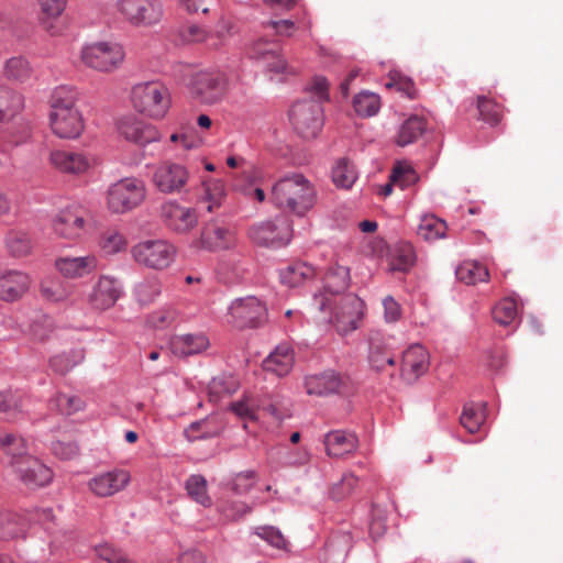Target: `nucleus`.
Listing matches in <instances>:
<instances>
[{
  "mask_svg": "<svg viewBox=\"0 0 563 563\" xmlns=\"http://www.w3.org/2000/svg\"><path fill=\"white\" fill-rule=\"evenodd\" d=\"M133 292L140 305H150L161 295L162 283L155 276L144 278L135 285Z\"/></svg>",
  "mask_w": 563,
  "mask_h": 563,
  "instance_id": "58836bf2",
  "label": "nucleus"
},
{
  "mask_svg": "<svg viewBox=\"0 0 563 563\" xmlns=\"http://www.w3.org/2000/svg\"><path fill=\"white\" fill-rule=\"evenodd\" d=\"M29 274L16 269H5L0 273V299L13 302L22 298L31 286Z\"/></svg>",
  "mask_w": 563,
  "mask_h": 563,
  "instance_id": "412c9836",
  "label": "nucleus"
},
{
  "mask_svg": "<svg viewBox=\"0 0 563 563\" xmlns=\"http://www.w3.org/2000/svg\"><path fill=\"white\" fill-rule=\"evenodd\" d=\"M143 180L126 177L118 180L108 189L107 205L113 213H124L137 207L145 198Z\"/></svg>",
  "mask_w": 563,
  "mask_h": 563,
  "instance_id": "20e7f679",
  "label": "nucleus"
},
{
  "mask_svg": "<svg viewBox=\"0 0 563 563\" xmlns=\"http://www.w3.org/2000/svg\"><path fill=\"white\" fill-rule=\"evenodd\" d=\"M249 55L269 73L280 74L287 68L286 59L282 55L280 46L276 41H267L264 37L257 38L251 44Z\"/></svg>",
  "mask_w": 563,
  "mask_h": 563,
  "instance_id": "ddd939ff",
  "label": "nucleus"
},
{
  "mask_svg": "<svg viewBox=\"0 0 563 563\" xmlns=\"http://www.w3.org/2000/svg\"><path fill=\"white\" fill-rule=\"evenodd\" d=\"M264 26L273 30L279 36H291L296 29L295 22L288 19L277 21L269 20Z\"/></svg>",
  "mask_w": 563,
  "mask_h": 563,
  "instance_id": "338daca9",
  "label": "nucleus"
},
{
  "mask_svg": "<svg viewBox=\"0 0 563 563\" xmlns=\"http://www.w3.org/2000/svg\"><path fill=\"white\" fill-rule=\"evenodd\" d=\"M85 212L77 207L62 209L52 220L54 233L64 239L75 240L85 232Z\"/></svg>",
  "mask_w": 563,
  "mask_h": 563,
  "instance_id": "2eb2a0df",
  "label": "nucleus"
},
{
  "mask_svg": "<svg viewBox=\"0 0 563 563\" xmlns=\"http://www.w3.org/2000/svg\"><path fill=\"white\" fill-rule=\"evenodd\" d=\"M117 9L133 25L155 24L163 14L161 0H118Z\"/></svg>",
  "mask_w": 563,
  "mask_h": 563,
  "instance_id": "9d476101",
  "label": "nucleus"
},
{
  "mask_svg": "<svg viewBox=\"0 0 563 563\" xmlns=\"http://www.w3.org/2000/svg\"><path fill=\"white\" fill-rule=\"evenodd\" d=\"M84 360L85 351L82 349H73L53 356L49 360V366L55 373L65 375Z\"/></svg>",
  "mask_w": 563,
  "mask_h": 563,
  "instance_id": "e433bc0d",
  "label": "nucleus"
},
{
  "mask_svg": "<svg viewBox=\"0 0 563 563\" xmlns=\"http://www.w3.org/2000/svg\"><path fill=\"white\" fill-rule=\"evenodd\" d=\"M123 287L119 279L111 276H100L92 287L88 300L92 308L98 310H107L115 305L121 295Z\"/></svg>",
  "mask_w": 563,
  "mask_h": 563,
  "instance_id": "6ab92c4d",
  "label": "nucleus"
},
{
  "mask_svg": "<svg viewBox=\"0 0 563 563\" xmlns=\"http://www.w3.org/2000/svg\"><path fill=\"white\" fill-rule=\"evenodd\" d=\"M24 107L23 97L9 87L0 86V122L15 117Z\"/></svg>",
  "mask_w": 563,
  "mask_h": 563,
  "instance_id": "2f4dec72",
  "label": "nucleus"
},
{
  "mask_svg": "<svg viewBox=\"0 0 563 563\" xmlns=\"http://www.w3.org/2000/svg\"><path fill=\"white\" fill-rule=\"evenodd\" d=\"M486 404H466L461 415L462 426L470 432L475 433L485 421Z\"/></svg>",
  "mask_w": 563,
  "mask_h": 563,
  "instance_id": "37998d69",
  "label": "nucleus"
},
{
  "mask_svg": "<svg viewBox=\"0 0 563 563\" xmlns=\"http://www.w3.org/2000/svg\"><path fill=\"white\" fill-rule=\"evenodd\" d=\"M494 320L501 325H510L518 316L517 303L511 298H504L493 308Z\"/></svg>",
  "mask_w": 563,
  "mask_h": 563,
  "instance_id": "49530a36",
  "label": "nucleus"
},
{
  "mask_svg": "<svg viewBox=\"0 0 563 563\" xmlns=\"http://www.w3.org/2000/svg\"><path fill=\"white\" fill-rule=\"evenodd\" d=\"M239 388V382L234 376H218L214 377L210 384V393L217 397H221L222 395H232Z\"/></svg>",
  "mask_w": 563,
  "mask_h": 563,
  "instance_id": "4d7b16f0",
  "label": "nucleus"
},
{
  "mask_svg": "<svg viewBox=\"0 0 563 563\" xmlns=\"http://www.w3.org/2000/svg\"><path fill=\"white\" fill-rule=\"evenodd\" d=\"M170 345L174 354L180 357H187L205 351L209 346V340L201 333H188L175 336Z\"/></svg>",
  "mask_w": 563,
  "mask_h": 563,
  "instance_id": "c85d7f7f",
  "label": "nucleus"
},
{
  "mask_svg": "<svg viewBox=\"0 0 563 563\" xmlns=\"http://www.w3.org/2000/svg\"><path fill=\"white\" fill-rule=\"evenodd\" d=\"M389 179L396 186L406 189L417 181L418 175L412 167L398 164L393 168Z\"/></svg>",
  "mask_w": 563,
  "mask_h": 563,
  "instance_id": "6e6d98bb",
  "label": "nucleus"
},
{
  "mask_svg": "<svg viewBox=\"0 0 563 563\" xmlns=\"http://www.w3.org/2000/svg\"><path fill=\"white\" fill-rule=\"evenodd\" d=\"M254 533L276 549H287V540L283 536L282 531L274 526L257 527L255 528Z\"/></svg>",
  "mask_w": 563,
  "mask_h": 563,
  "instance_id": "603ef678",
  "label": "nucleus"
},
{
  "mask_svg": "<svg viewBox=\"0 0 563 563\" xmlns=\"http://www.w3.org/2000/svg\"><path fill=\"white\" fill-rule=\"evenodd\" d=\"M37 2L46 18L56 19L65 11L68 0H37Z\"/></svg>",
  "mask_w": 563,
  "mask_h": 563,
  "instance_id": "e2e57ef3",
  "label": "nucleus"
},
{
  "mask_svg": "<svg viewBox=\"0 0 563 563\" xmlns=\"http://www.w3.org/2000/svg\"><path fill=\"white\" fill-rule=\"evenodd\" d=\"M0 446L12 455L13 461L27 455L24 439L12 433H0Z\"/></svg>",
  "mask_w": 563,
  "mask_h": 563,
  "instance_id": "3c124183",
  "label": "nucleus"
},
{
  "mask_svg": "<svg viewBox=\"0 0 563 563\" xmlns=\"http://www.w3.org/2000/svg\"><path fill=\"white\" fill-rule=\"evenodd\" d=\"M255 485V472L244 471L234 475L231 484L232 490L238 495L249 493Z\"/></svg>",
  "mask_w": 563,
  "mask_h": 563,
  "instance_id": "052dcab7",
  "label": "nucleus"
},
{
  "mask_svg": "<svg viewBox=\"0 0 563 563\" xmlns=\"http://www.w3.org/2000/svg\"><path fill=\"white\" fill-rule=\"evenodd\" d=\"M295 363L294 349L288 343H282L263 361V368L276 376L283 377L290 373Z\"/></svg>",
  "mask_w": 563,
  "mask_h": 563,
  "instance_id": "a878e982",
  "label": "nucleus"
},
{
  "mask_svg": "<svg viewBox=\"0 0 563 563\" xmlns=\"http://www.w3.org/2000/svg\"><path fill=\"white\" fill-rule=\"evenodd\" d=\"M118 129L125 140L135 143L140 147H145L161 141V133L154 125L134 117H126L120 120Z\"/></svg>",
  "mask_w": 563,
  "mask_h": 563,
  "instance_id": "f3484780",
  "label": "nucleus"
},
{
  "mask_svg": "<svg viewBox=\"0 0 563 563\" xmlns=\"http://www.w3.org/2000/svg\"><path fill=\"white\" fill-rule=\"evenodd\" d=\"M199 242L203 250L224 251L235 246L236 236L234 230L223 219L216 218L202 227Z\"/></svg>",
  "mask_w": 563,
  "mask_h": 563,
  "instance_id": "9b49d317",
  "label": "nucleus"
},
{
  "mask_svg": "<svg viewBox=\"0 0 563 563\" xmlns=\"http://www.w3.org/2000/svg\"><path fill=\"white\" fill-rule=\"evenodd\" d=\"M124 56L123 47L118 43L98 42L86 45L81 49V59L85 65L104 73L119 68Z\"/></svg>",
  "mask_w": 563,
  "mask_h": 563,
  "instance_id": "6e6552de",
  "label": "nucleus"
},
{
  "mask_svg": "<svg viewBox=\"0 0 563 563\" xmlns=\"http://www.w3.org/2000/svg\"><path fill=\"white\" fill-rule=\"evenodd\" d=\"M228 78L220 70H201L191 76L189 89L200 102L213 104L219 101L227 89Z\"/></svg>",
  "mask_w": 563,
  "mask_h": 563,
  "instance_id": "1a4fd4ad",
  "label": "nucleus"
},
{
  "mask_svg": "<svg viewBox=\"0 0 563 563\" xmlns=\"http://www.w3.org/2000/svg\"><path fill=\"white\" fill-rule=\"evenodd\" d=\"M21 482L29 488L34 489L48 485L53 479L52 470L32 455H25L12 461Z\"/></svg>",
  "mask_w": 563,
  "mask_h": 563,
  "instance_id": "f8f14e48",
  "label": "nucleus"
},
{
  "mask_svg": "<svg viewBox=\"0 0 563 563\" xmlns=\"http://www.w3.org/2000/svg\"><path fill=\"white\" fill-rule=\"evenodd\" d=\"M479 118L489 125H496L503 114L501 106L484 96L477 97Z\"/></svg>",
  "mask_w": 563,
  "mask_h": 563,
  "instance_id": "09e8293b",
  "label": "nucleus"
},
{
  "mask_svg": "<svg viewBox=\"0 0 563 563\" xmlns=\"http://www.w3.org/2000/svg\"><path fill=\"white\" fill-rule=\"evenodd\" d=\"M384 318L387 322H396L401 316V309L399 303L393 296H386L383 299Z\"/></svg>",
  "mask_w": 563,
  "mask_h": 563,
  "instance_id": "774afa93",
  "label": "nucleus"
},
{
  "mask_svg": "<svg viewBox=\"0 0 563 563\" xmlns=\"http://www.w3.org/2000/svg\"><path fill=\"white\" fill-rule=\"evenodd\" d=\"M427 130V120L423 117L412 114L398 126L394 137L395 143L400 147L413 144L422 137Z\"/></svg>",
  "mask_w": 563,
  "mask_h": 563,
  "instance_id": "bb28decb",
  "label": "nucleus"
},
{
  "mask_svg": "<svg viewBox=\"0 0 563 563\" xmlns=\"http://www.w3.org/2000/svg\"><path fill=\"white\" fill-rule=\"evenodd\" d=\"M77 99L78 91L75 87L60 85L56 87L51 95V112L76 109L75 104Z\"/></svg>",
  "mask_w": 563,
  "mask_h": 563,
  "instance_id": "c9c22d12",
  "label": "nucleus"
},
{
  "mask_svg": "<svg viewBox=\"0 0 563 563\" xmlns=\"http://www.w3.org/2000/svg\"><path fill=\"white\" fill-rule=\"evenodd\" d=\"M130 481L131 475L126 470L113 468L90 478L88 487L98 497H110L123 490Z\"/></svg>",
  "mask_w": 563,
  "mask_h": 563,
  "instance_id": "dca6fc26",
  "label": "nucleus"
},
{
  "mask_svg": "<svg viewBox=\"0 0 563 563\" xmlns=\"http://www.w3.org/2000/svg\"><path fill=\"white\" fill-rule=\"evenodd\" d=\"M289 120L302 139H314L324 123L323 108L312 98L299 100L292 104Z\"/></svg>",
  "mask_w": 563,
  "mask_h": 563,
  "instance_id": "7ed1b4c3",
  "label": "nucleus"
},
{
  "mask_svg": "<svg viewBox=\"0 0 563 563\" xmlns=\"http://www.w3.org/2000/svg\"><path fill=\"white\" fill-rule=\"evenodd\" d=\"M134 261L147 268L165 269L176 256V249L165 240H146L132 247Z\"/></svg>",
  "mask_w": 563,
  "mask_h": 563,
  "instance_id": "0eeeda50",
  "label": "nucleus"
},
{
  "mask_svg": "<svg viewBox=\"0 0 563 563\" xmlns=\"http://www.w3.org/2000/svg\"><path fill=\"white\" fill-rule=\"evenodd\" d=\"M341 386L342 377L333 369H327L305 377L306 391L312 396L322 397L336 394Z\"/></svg>",
  "mask_w": 563,
  "mask_h": 563,
  "instance_id": "b1692460",
  "label": "nucleus"
},
{
  "mask_svg": "<svg viewBox=\"0 0 563 563\" xmlns=\"http://www.w3.org/2000/svg\"><path fill=\"white\" fill-rule=\"evenodd\" d=\"M53 401L57 410L65 416H70L84 408V401L77 396L58 394Z\"/></svg>",
  "mask_w": 563,
  "mask_h": 563,
  "instance_id": "13d9d810",
  "label": "nucleus"
},
{
  "mask_svg": "<svg viewBox=\"0 0 563 563\" xmlns=\"http://www.w3.org/2000/svg\"><path fill=\"white\" fill-rule=\"evenodd\" d=\"M179 35L187 43L203 42L208 38L209 32L200 25L188 24L179 30Z\"/></svg>",
  "mask_w": 563,
  "mask_h": 563,
  "instance_id": "680f3d73",
  "label": "nucleus"
},
{
  "mask_svg": "<svg viewBox=\"0 0 563 563\" xmlns=\"http://www.w3.org/2000/svg\"><path fill=\"white\" fill-rule=\"evenodd\" d=\"M368 363L375 371H382L387 365L395 364L394 353L379 338L369 339Z\"/></svg>",
  "mask_w": 563,
  "mask_h": 563,
  "instance_id": "7c9ffc66",
  "label": "nucleus"
},
{
  "mask_svg": "<svg viewBox=\"0 0 563 563\" xmlns=\"http://www.w3.org/2000/svg\"><path fill=\"white\" fill-rule=\"evenodd\" d=\"M455 275L459 280L467 285L486 282L489 277L487 267L475 261H465L460 264L455 269Z\"/></svg>",
  "mask_w": 563,
  "mask_h": 563,
  "instance_id": "f704fd0d",
  "label": "nucleus"
},
{
  "mask_svg": "<svg viewBox=\"0 0 563 563\" xmlns=\"http://www.w3.org/2000/svg\"><path fill=\"white\" fill-rule=\"evenodd\" d=\"M249 236L257 245L279 249L290 242L292 228L284 216H279L254 223L249 229Z\"/></svg>",
  "mask_w": 563,
  "mask_h": 563,
  "instance_id": "423d86ee",
  "label": "nucleus"
},
{
  "mask_svg": "<svg viewBox=\"0 0 563 563\" xmlns=\"http://www.w3.org/2000/svg\"><path fill=\"white\" fill-rule=\"evenodd\" d=\"M55 268L68 279L82 278L97 269L98 260L95 255L59 256L55 260Z\"/></svg>",
  "mask_w": 563,
  "mask_h": 563,
  "instance_id": "4be33fe9",
  "label": "nucleus"
},
{
  "mask_svg": "<svg viewBox=\"0 0 563 563\" xmlns=\"http://www.w3.org/2000/svg\"><path fill=\"white\" fill-rule=\"evenodd\" d=\"M131 99L137 112L153 119L164 118L170 107L169 89L155 80L136 84Z\"/></svg>",
  "mask_w": 563,
  "mask_h": 563,
  "instance_id": "f03ea898",
  "label": "nucleus"
},
{
  "mask_svg": "<svg viewBox=\"0 0 563 563\" xmlns=\"http://www.w3.org/2000/svg\"><path fill=\"white\" fill-rule=\"evenodd\" d=\"M357 178V170L347 158H340L332 168V180L336 187L350 189Z\"/></svg>",
  "mask_w": 563,
  "mask_h": 563,
  "instance_id": "4c0bfd02",
  "label": "nucleus"
},
{
  "mask_svg": "<svg viewBox=\"0 0 563 563\" xmlns=\"http://www.w3.org/2000/svg\"><path fill=\"white\" fill-rule=\"evenodd\" d=\"M188 180V170L181 164L164 162L155 170L153 181L164 194L178 192Z\"/></svg>",
  "mask_w": 563,
  "mask_h": 563,
  "instance_id": "a211bd4d",
  "label": "nucleus"
},
{
  "mask_svg": "<svg viewBox=\"0 0 563 563\" xmlns=\"http://www.w3.org/2000/svg\"><path fill=\"white\" fill-rule=\"evenodd\" d=\"M313 275V269L306 263L287 265L279 271V278L284 285L297 287Z\"/></svg>",
  "mask_w": 563,
  "mask_h": 563,
  "instance_id": "a19ab883",
  "label": "nucleus"
},
{
  "mask_svg": "<svg viewBox=\"0 0 563 563\" xmlns=\"http://www.w3.org/2000/svg\"><path fill=\"white\" fill-rule=\"evenodd\" d=\"M357 484V478L352 473L343 474L340 482L334 483L331 490L330 496L334 500H341L349 496Z\"/></svg>",
  "mask_w": 563,
  "mask_h": 563,
  "instance_id": "bf43d9fd",
  "label": "nucleus"
},
{
  "mask_svg": "<svg viewBox=\"0 0 563 563\" xmlns=\"http://www.w3.org/2000/svg\"><path fill=\"white\" fill-rule=\"evenodd\" d=\"M446 223L434 214H423L417 228V234L426 241H435L445 236Z\"/></svg>",
  "mask_w": 563,
  "mask_h": 563,
  "instance_id": "72a5a7b5",
  "label": "nucleus"
},
{
  "mask_svg": "<svg viewBox=\"0 0 563 563\" xmlns=\"http://www.w3.org/2000/svg\"><path fill=\"white\" fill-rule=\"evenodd\" d=\"M22 413V395L12 390L0 391V415L2 418L14 421Z\"/></svg>",
  "mask_w": 563,
  "mask_h": 563,
  "instance_id": "ea45409f",
  "label": "nucleus"
},
{
  "mask_svg": "<svg viewBox=\"0 0 563 563\" xmlns=\"http://www.w3.org/2000/svg\"><path fill=\"white\" fill-rule=\"evenodd\" d=\"M353 108L363 118L373 117L380 109V98L374 92L361 91L353 98Z\"/></svg>",
  "mask_w": 563,
  "mask_h": 563,
  "instance_id": "c03bdc74",
  "label": "nucleus"
},
{
  "mask_svg": "<svg viewBox=\"0 0 563 563\" xmlns=\"http://www.w3.org/2000/svg\"><path fill=\"white\" fill-rule=\"evenodd\" d=\"M430 365L429 353L420 344H412L402 353L401 375L408 382H413L423 375Z\"/></svg>",
  "mask_w": 563,
  "mask_h": 563,
  "instance_id": "5701e85b",
  "label": "nucleus"
},
{
  "mask_svg": "<svg viewBox=\"0 0 563 563\" xmlns=\"http://www.w3.org/2000/svg\"><path fill=\"white\" fill-rule=\"evenodd\" d=\"M5 75L14 80L24 81L31 75L29 62L23 57H12L5 63Z\"/></svg>",
  "mask_w": 563,
  "mask_h": 563,
  "instance_id": "864d4df0",
  "label": "nucleus"
},
{
  "mask_svg": "<svg viewBox=\"0 0 563 563\" xmlns=\"http://www.w3.org/2000/svg\"><path fill=\"white\" fill-rule=\"evenodd\" d=\"M26 520L12 511L0 510V539H15L26 533Z\"/></svg>",
  "mask_w": 563,
  "mask_h": 563,
  "instance_id": "c756f323",
  "label": "nucleus"
},
{
  "mask_svg": "<svg viewBox=\"0 0 563 563\" xmlns=\"http://www.w3.org/2000/svg\"><path fill=\"white\" fill-rule=\"evenodd\" d=\"M185 489L188 496L203 507L212 505L211 498L208 495L207 481L200 474L190 475L185 482Z\"/></svg>",
  "mask_w": 563,
  "mask_h": 563,
  "instance_id": "79ce46f5",
  "label": "nucleus"
},
{
  "mask_svg": "<svg viewBox=\"0 0 563 563\" xmlns=\"http://www.w3.org/2000/svg\"><path fill=\"white\" fill-rule=\"evenodd\" d=\"M52 452L60 460H71L78 455L79 448L73 441H54L52 442Z\"/></svg>",
  "mask_w": 563,
  "mask_h": 563,
  "instance_id": "0e129e2a",
  "label": "nucleus"
},
{
  "mask_svg": "<svg viewBox=\"0 0 563 563\" xmlns=\"http://www.w3.org/2000/svg\"><path fill=\"white\" fill-rule=\"evenodd\" d=\"M216 435H218V432L208 428V419L194 421L184 430V437L189 442L210 439Z\"/></svg>",
  "mask_w": 563,
  "mask_h": 563,
  "instance_id": "5fc2aeb1",
  "label": "nucleus"
},
{
  "mask_svg": "<svg viewBox=\"0 0 563 563\" xmlns=\"http://www.w3.org/2000/svg\"><path fill=\"white\" fill-rule=\"evenodd\" d=\"M54 330L53 320L43 313H36L29 324L27 333L33 341H46Z\"/></svg>",
  "mask_w": 563,
  "mask_h": 563,
  "instance_id": "a18cd8bd",
  "label": "nucleus"
},
{
  "mask_svg": "<svg viewBox=\"0 0 563 563\" xmlns=\"http://www.w3.org/2000/svg\"><path fill=\"white\" fill-rule=\"evenodd\" d=\"M41 294L48 301L60 302L66 300L70 296L71 291L63 282L56 280L42 283Z\"/></svg>",
  "mask_w": 563,
  "mask_h": 563,
  "instance_id": "8fccbe9b",
  "label": "nucleus"
},
{
  "mask_svg": "<svg viewBox=\"0 0 563 563\" xmlns=\"http://www.w3.org/2000/svg\"><path fill=\"white\" fill-rule=\"evenodd\" d=\"M51 128L60 139H76L84 130V121L79 110L69 109L49 112Z\"/></svg>",
  "mask_w": 563,
  "mask_h": 563,
  "instance_id": "aec40b11",
  "label": "nucleus"
},
{
  "mask_svg": "<svg viewBox=\"0 0 563 563\" xmlns=\"http://www.w3.org/2000/svg\"><path fill=\"white\" fill-rule=\"evenodd\" d=\"M49 162L59 172L68 174L85 173L90 166L86 155L66 150L52 151Z\"/></svg>",
  "mask_w": 563,
  "mask_h": 563,
  "instance_id": "393cba45",
  "label": "nucleus"
},
{
  "mask_svg": "<svg viewBox=\"0 0 563 563\" xmlns=\"http://www.w3.org/2000/svg\"><path fill=\"white\" fill-rule=\"evenodd\" d=\"M316 189L302 174L279 179L272 189V201L279 209L305 216L316 203Z\"/></svg>",
  "mask_w": 563,
  "mask_h": 563,
  "instance_id": "f257e3e1",
  "label": "nucleus"
},
{
  "mask_svg": "<svg viewBox=\"0 0 563 563\" xmlns=\"http://www.w3.org/2000/svg\"><path fill=\"white\" fill-rule=\"evenodd\" d=\"M5 244L9 253L13 257H22L30 254L32 250V241L26 233L10 232L7 235Z\"/></svg>",
  "mask_w": 563,
  "mask_h": 563,
  "instance_id": "de8ad7c7",
  "label": "nucleus"
},
{
  "mask_svg": "<svg viewBox=\"0 0 563 563\" xmlns=\"http://www.w3.org/2000/svg\"><path fill=\"white\" fill-rule=\"evenodd\" d=\"M176 320V312L173 309H159L150 317V323L156 329H164Z\"/></svg>",
  "mask_w": 563,
  "mask_h": 563,
  "instance_id": "69168bd1",
  "label": "nucleus"
},
{
  "mask_svg": "<svg viewBox=\"0 0 563 563\" xmlns=\"http://www.w3.org/2000/svg\"><path fill=\"white\" fill-rule=\"evenodd\" d=\"M161 217L164 224L176 233H187L198 223L196 210L176 201L163 203L161 207Z\"/></svg>",
  "mask_w": 563,
  "mask_h": 563,
  "instance_id": "4468645a",
  "label": "nucleus"
},
{
  "mask_svg": "<svg viewBox=\"0 0 563 563\" xmlns=\"http://www.w3.org/2000/svg\"><path fill=\"white\" fill-rule=\"evenodd\" d=\"M324 445L328 455L340 457L354 452L358 445V440L354 433L334 430L324 435Z\"/></svg>",
  "mask_w": 563,
  "mask_h": 563,
  "instance_id": "cd10ccee",
  "label": "nucleus"
},
{
  "mask_svg": "<svg viewBox=\"0 0 563 563\" xmlns=\"http://www.w3.org/2000/svg\"><path fill=\"white\" fill-rule=\"evenodd\" d=\"M267 320V308L255 296L234 299L228 308V322L234 328H258Z\"/></svg>",
  "mask_w": 563,
  "mask_h": 563,
  "instance_id": "39448f33",
  "label": "nucleus"
},
{
  "mask_svg": "<svg viewBox=\"0 0 563 563\" xmlns=\"http://www.w3.org/2000/svg\"><path fill=\"white\" fill-rule=\"evenodd\" d=\"M416 262V254L410 244L396 245L389 253V271L407 273Z\"/></svg>",
  "mask_w": 563,
  "mask_h": 563,
  "instance_id": "473e14b6",
  "label": "nucleus"
}]
</instances>
